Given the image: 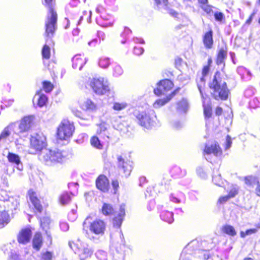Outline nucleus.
<instances>
[{
    "label": "nucleus",
    "instance_id": "f257e3e1",
    "mask_svg": "<svg viewBox=\"0 0 260 260\" xmlns=\"http://www.w3.org/2000/svg\"><path fill=\"white\" fill-rule=\"evenodd\" d=\"M42 4L48 9L45 20V36L46 43L50 45V42H52L51 38L57 29V14L54 9L55 0H43Z\"/></svg>",
    "mask_w": 260,
    "mask_h": 260
},
{
    "label": "nucleus",
    "instance_id": "f03ea898",
    "mask_svg": "<svg viewBox=\"0 0 260 260\" xmlns=\"http://www.w3.org/2000/svg\"><path fill=\"white\" fill-rule=\"evenodd\" d=\"M34 115L23 117L18 123L12 124L6 127L0 135V140L8 137L11 133L10 130L20 137H25L35 122Z\"/></svg>",
    "mask_w": 260,
    "mask_h": 260
},
{
    "label": "nucleus",
    "instance_id": "7ed1b4c3",
    "mask_svg": "<svg viewBox=\"0 0 260 260\" xmlns=\"http://www.w3.org/2000/svg\"><path fill=\"white\" fill-rule=\"evenodd\" d=\"M209 87L212 96L217 100H225L230 93L226 82L220 72H216L212 81L209 83Z\"/></svg>",
    "mask_w": 260,
    "mask_h": 260
},
{
    "label": "nucleus",
    "instance_id": "20e7f679",
    "mask_svg": "<svg viewBox=\"0 0 260 260\" xmlns=\"http://www.w3.org/2000/svg\"><path fill=\"white\" fill-rule=\"evenodd\" d=\"M102 212L104 215H115L113 219V226L118 230L117 235L120 237L121 243L124 244V237L120 228L125 215V205H121L118 211H115L111 205L105 203L102 207Z\"/></svg>",
    "mask_w": 260,
    "mask_h": 260
},
{
    "label": "nucleus",
    "instance_id": "39448f33",
    "mask_svg": "<svg viewBox=\"0 0 260 260\" xmlns=\"http://www.w3.org/2000/svg\"><path fill=\"white\" fill-rule=\"evenodd\" d=\"M133 114L137 124L143 128L149 129L156 124L157 117L155 111L152 109L135 110Z\"/></svg>",
    "mask_w": 260,
    "mask_h": 260
},
{
    "label": "nucleus",
    "instance_id": "423d86ee",
    "mask_svg": "<svg viewBox=\"0 0 260 260\" xmlns=\"http://www.w3.org/2000/svg\"><path fill=\"white\" fill-rule=\"evenodd\" d=\"M74 131L73 122L68 119H63L57 129V137L60 140H67L72 136Z\"/></svg>",
    "mask_w": 260,
    "mask_h": 260
},
{
    "label": "nucleus",
    "instance_id": "0eeeda50",
    "mask_svg": "<svg viewBox=\"0 0 260 260\" xmlns=\"http://www.w3.org/2000/svg\"><path fill=\"white\" fill-rule=\"evenodd\" d=\"M99 16L96 18V23L101 26L107 27L111 26L113 23L112 16L107 14L105 8L101 5H98L95 9Z\"/></svg>",
    "mask_w": 260,
    "mask_h": 260
},
{
    "label": "nucleus",
    "instance_id": "6e6552de",
    "mask_svg": "<svg viewBox=\"0 0 260 260\" xmlns=\"http://www.w3.org/2000/svg\"><path fill=\"white\" fill-rule=\"evenodd\" d=\"M200 243L197 240L190 241L183 249L179 260H189L193 254L200 252Z\"/></svg>",
    "mask_w": 260,
    "mask_h": 260
},
{
    "label": "nucleus",
    "instance_id": "1a4fd4ad",
    "mask_svg": "<svg viewBox=\"0 0 260 260\" xmlns=\"http://www.w3.org/2000/svg\"><path fill=\"white\" fill-rule=\"evenodd\" d=\"M43 160L48 165L52 162H61L63 156L58 149H45L41 154Z\"/></svg>",
    "mask_w": 260,
    "mask_h": 260
},
{
    "label": "nucleus",
    "instance_id": "9d476101",
    "mask_svg": "<svg viewBox=\"0 0 260 260\" xmlns=\"http://www.w3.org/2000/svg\"><path fill=\"white\" fill-rule=\"evenodd\" d=\"M89 85L93 91L98 94L103 95L109 91L108 83L103 78L91 79Z\"/></svg>",
    "mask_w": 260,
    "mask_h": 260
},
{
    "label": "nucleus",
    "instance_id": "9b49d317",
    "mask_svg": "<svg viewBox=\"0 0 260 260\" xmlns=\"http://www.w3.org/2000/svg\"><path fill=\"white\" fill-rule=\"evenodd\" d=\"M30 141L31 148L36 152H40L46 146V137L41 132L32 135Z\"/></svg>",
    "mask_w": 260,
    "mask_h": 260
},
{
    "label": "nucleus",
    "instance_id": "f8f14e48",
    "mask_svg": "<svg viewBox=\"0 0 260 260\" xmlns=\"http://www.w3.org/2000/svg\"><path fill=\"white\" fill-rule=\"evenodd\" d=\"M117 166L120 173H123L124 176H128L132 170L133 162L127 159H125L121 156L117 157Z\"/></svg>",
    "mask_w": 260,
    "mask_h": 260
},
{
    "label": "nucleus",
    "instance_id": "ddd939ff",
    "mask_svg": "<svg viewBox=\"0 0 260 260\" xmlns=\"http://www.w3.org/2000/svg\"><path fill=\"white\" fill-rule=\"evenodd\" d=\"M157 87L154 89L155 94L159 96L165 94L173 87V83L169 79H164L157 83Z\"/></svg>",
    "mask_w": 260,
    "mask_h": 260
},
{
    "label": "nucleus",
    "instance_id": "4468645a",
    "mask_svg": "<svg viewBox=\"0 0 260 260\" xmlns=\"http://www.w3.org/2000/svg\"><path fill=\"white\" fill-rule=\"evenodd\" d=\"M28 196L29 202L34 207L35 212L41 213L43 210V207L36 192L30 189L28 191Z\"/></svg>",
    "mask_w": 260,
    "mask_h": 260
},
{
    "label": "nucleus",
    "instance_id": "2eb2a0df",
    "mask_svg": "<svg viewBox=\"0 0 260 260\" xmlns=\"http://www.w3.org/2000/svg\"><path fill=\"white\" fill-rule=\"evenodd\" d=\"M204 155H209L213 154L218 157L222 154V150L217 142L206 144L204 148Z\"/></svg>",
    "mask_w": 260,
    "mask_h": 260
},
{
    "label": "nucleus",
    "instance_id": "dca6fc26",
    "mask_svg": "<svg viewBox=\"0 0 260 260\" xmlns=\"http://www.w3.org/2000/svg\"><path fill=\"white\" fill-rule=\"evenodd\" d=\"M105 228V223L103 220L98 219L90 223L89 230L95 234L102 235L104 233Z\"/></svg>",
    "mask_w": 260,
    "mask_h": 260
},
{
    "label": "nucleus",
    "instance_id": "f3484780",
    "mask_svg": "<svg viewBox=\"0 0 260 260\" xmlns=\"http://www.w3.org/2000/svg\"><path fill=\"white\" fill-rule=\"evenodd\" d=\"M97 134L99 138L102 139V143H108L110 139V133L108 129V125L105 123H102L98 126Z\"/></svg>",
    "mask_w": 260,
    "mask_h": 260
},
{
    "label": "nucleus",
    "instance_id": "a211bd4d",
    "mask_svg": "<svg viewBox=\"0 0 260 260\" xmlns=\"http://www.w3.org/2000/svg\"><path fill=\"white\" fill-rule=\"evenodd\" d=\"M97 188L103 192H107L109 190V182L107 177L104 175H100L96 180Z\"/></svg>",
    "mask_w": 260,
    "mask_h": 260
},
{
    "label": "nucleus",
    "instance_id": "6ab92c4d",
    "mask_svg": "<svg viewBox=\"0 0 260 260\" xmlns=\"http://www.w3.org/2000/svg\"><path fill=\"white\" fill-rule=\"evenodd\" d=\"M213 32L211 29L204 33L202 37V41L205 48L211 49L213 46Z\"/></svg>",
    "mask_w": 260,
    "mask_h": 260
},
{
    "label": "nucleus",
    "instance_id": "aec40b11",
    "mask_svg": "<svg viewBox=\"0 0 260 260\" xmlns=\"http://www.w3.org/2000/svg\"><path fill=\"white\" fill-rule=\"evenodd\" d=\"M31 236V231L28 228L22 229L17 236V240L19 243L25 244L29 242Z\"/></svg>",
    "mask_w": 260,
    "mask_h": 260
},
{
    "label": "nucleus",
    "instance_id": "412c9836",
    "mask_svg": "<svg viewBox=\"0 0 260 260\" xmlns=\"http://www.w3.org/2000/svg\"><path fill=\"white\" fill-rule=\"evenodd\" d=\"M179 89L173 91L171 94L167 95L164 99H159L155 101L153 103V107L155 108H159L168 103L177 93Z\"/></svg>",
    "mask_w": 260,
    "mask_h": 260
},
{
    "label": "nucleus",
    "instance_id": "4be33fe9",
    "mask_svg": "<svg viewBox=\"0 0 260 260\" xmlns=\"http://www.w3.org/2000/svg\"><path fill=\"white\" fill-rule=\"evenodd\" d=\"M169 199L171 202L174 203H184L185 201V196L181 191H175L170 194Z\"/></svg>",
    "mask_w": 260,
    "mask_h": 260
},
{
    "label": "nucleus",
    "instance_id": "5701e85b",
    "mask_svg": "<svg viewBox=\"0 0 260 260\" xmlns=\"http://www.w3.org/2000/svg\"><path fill=\"white\" fill-rule=\"evenodd\" d=\"M132 31L131 30L125 27L123 31L120 34V42L122 44H126L128 46L131 45V36Z\"/></svg>",
    "mask_w": 260,
    "mask_h": 260
},
{
    "label": "nucleus",
    "instance_id": "b1692460",
    "mask_svg": "<svg viewBox=\"0 0 260 260\" xmlns=\"http://www.w3.org/2000/svg\"><path fill=\"white\" fill-rule=\"evenodd\" d=\"M8 161L16 166V168L21 171L23 169V166L21 162L20 157L13 153L9 152L7 155Z\"/></svg>",
    "mask_w": 260,
    "mask_h": 260
},
{
    "label": "nucleus",
    "instance_id": "393cba45",
    "mask_svg": "<svg viewBox=\"0 0 260 260\" xmlns=\"http://www.w3.org/2000/svg\"><path fill=\"white\" fill-rule=\"evenodd\" d=\"M86 61L85 58L81 57L80 54H77L72 58V67L75 69L79 68V70H81Z\"/></svg>",
    "mask_w": 260,
    "mask_h": 260
},
{
    "label": "nucleus",
    "instance_id": "a878e982",
    "mask_svg": "<svg viewBox=\"0 0 260 260\" xmlns=\"http://www.w3.org/2000/svg\"><path fill=\"white\" fill-rule=\"evenodd\" d=\"M85 16H86L87 22L90 23L91 17V12L90 11L88 13L86 11H84L82 15L80 16L78 15L75 16V17L71 18V19L73 23L75 24L76 25H79Z\"/></svg>",
    "mask_w": 260,
    "mask_h": 260
},
{
    "label": "nucleus",
    "instance_id": "bb28decb",
    "mask_svg": "<svg viewBox=\"0 0 260 260\" xmlns=\"http://www.w3.org/2000/svg\"><path fill=\"white\" fill-rule=\"evenodd\" d=\"M228 48L226 45L221 47L218 52L216 59V63L218 65L224 63L227 57Z\"/></svg>",
    "mask_w": 260,
    "mask_h": 260
},
{
    "label": "nucleus",
    "instance_id": "cd10ccee",
    "mask_svg": "<svg viewBox=\"0 0 260 260\" xmlns=\"http://www.w3.org/2000/svg\"><path fill=\"white\" fill-rule=\"evenodd\" d=\"M171 176L175 178L183 177L186 175V171L182 170L179 167L174 166L171 168L170 171Z\"/></svg>",
    "mask_w": 260,
    "mask_h": 260
},
{
    "label": "nucleus",
    "instance_id": "c85d7f7f",
    "mask_svg": "<svg viewBox=\"0 0 260 260\" xmlns=\"http://www.w3.org/2000/svg\"><path fill=\"white\" fill-rule=\"evenodd\" d=\"M42 54L43 59V63L45 66H47L48 69L50 70V64L48 63L47 60L50 57V48L47 45L45 44L42 50Z\"/></svg>",
    "mask_w": 260,
    "mask_h": 260
},
{
    "label": "nucleus",
    "instance_id": "c756f323",
    "mask_svg": "<svg viewBox=\"0 0 260 260\" xmlns=\"http://www.w3.org/2000/svg\"><path fill=\"white\" fill-rule=\"evenodd\" d=\"M188 108V103L187 100L185 99H182L177 103L176 110L179 113H186Z\"/></svg>",
    "mask_w": 260,
    "mask_h": 260
},
{
    "label": "nucleus",
    "instance_id": "7c9ffc66",
    "mask_svg": "<svg viewBox=\"0 0 260 260\" xmlns=\"http://www.w3.org/2000/svg\"><path fill=\"white\" fill-rule=\"evenodd\" d=\"M114 127L122 134H126L128 132V122L124 120L116 122L114 124Z\"/></svg>",
    "mask_w": 260,
    "mask_h": 260
},
{
    "label": "nucleus",
    "instance_id": "2f4dec72",
    "mask_svg": "<svg viewBox=\"0 0 260 260\" xmlns=\"http://www.w3.org/2000/svg\"><path fill=\"white\" fill-rule=\"evenodd\" d=\"M160 217L162 220L168 223H172L174 221L173 213L167 210H162L160 213Z\"/></svg>",
    "mask_w": 260,
    "mask_h": 260
},
{
    "label": "nucleus",
    "instance_id": "473e14b6",
    "mask_svg": "<svg viewBox=\"0 0 260 260\" xmlns=\"http://www.w3.org/2000/svg\"><path fill=\"white\" fill-rule=\"evenodd\" d=\"M203 99L204 114L205 119H207L210 118L212 115V108L210 104L209 103L208 100L205 97H204V99Z\"/></svg>",
    "mask_w": 260,
    "mask_h": 260
},
{
    "label": "nucleus",
    "instance_id": "72a5a7b5",
    "mask_svg": "<svg viewBox=\"0 0 260 260\" xmlns=\"http://www.w3.org/2000/svg\"><path fill=\"white\" fill-rule=\"evenodd\" d=\"M43 240L42 235L38 232L35 234L32 240L33 248L36 250H39L42 246Z\"/></svg>",
    "mask_w": 260,
    "mask_h": 260
},
{
    "label": "nucleus",
    "instance_id": "f704fd0d",
    "mask_svg": "<svg viewBox=\"0 0 260 260\" xmlns=\"http://www.w3.org/2000/svg\"><path fill=\"white\" fill-rule=\"evenodd\" d=\"M237 71L243 80L248 81L250 79L251 76L250 72L244 67H239Z\"/></svg>",
    "mask_w": 260,
    "mask_h": 260
},
{
    "label": "nucleus",
    "instance_id": "c9c22d12",
    "mask_svg": "<svg viewBox=\"0 0 260 260\" xmlns=\"http://www.w3.org/2000/svg\"><path fill=\"white\" fill-rule=\"evenodd\" d=\"M19 198L9 197L7 201L6 205L10 209L13 211L15 210L18 208L19 205Z\"/></svg>",
    "mask_w": 260,
    "mask_h": 260
},
{
    "label": "nucleus",
    "instance_id": "e433bc0d",
    "mask_svg": "<svg viewBox=\"0 0 260 260\" xmlns=\"http://www.w3.org/2000/svg\"><path fill=\"white\" fill-rule=\"evenodd\" d=\"M85 243L82 242L80 240H77L75 242H69V245L71 248L74 251L75 253L80 252V250L85 246Z\"/></svg>",
    "mask_w": 260,
    "mask_h": 260
},
{
    "label": "nucleus",
    "instance_id": "4c0bfd02",
    "mask_svg": "<svg viewBox=\"0 0 260 260\" xmlns=\"http://www.w3.org/2000/svg\"><path fill=\"white\" fill-rule=\"evenodd\" d=\"M245 184L248 187H253L259 180L257 177L253 175L245 176L244 179Z\"/></svg>",
    "mask_w": 260,
    "mask_h": 260
},
{
    "label": "nucleus",
    "instance_id": "58836bf2",
    "mask_svg": "<svg viewBox=\"0 0 260 260\" xmlns=\"http://www.w3.org/2000/svg\"><path fill=\"white\" fill-rule=\"evenodd\" d=\"M200 7L207 14H210L212 11V7L208 5V0H197Z\"/></svg>",
    "mask_w": 260,
    "mask_h": 260
},
{
    "label": "nucleus",
    "instance_id": "ea45409f",
    "mask_svg": "<svg viewBox=\"0 0 260 260\" xmlns=\"http://www.w3.org/2000/svg\"><path fill=\"white\" fill-rule=\"evenodd\" d=\"M206 80L204 77L200 76L197 79V84L198 89L200 92L202 99H204L203 91L205 86Z\"/></svg>",
    "mask_w": 260,
    "mask_h": 260
},
{
    "label": "nucleus",
    "instance_id": "a19ab883",
    "mask_svg": "<svg viewBox=\"0 0 260 260\" xmlns=\"http://www.w3.org/2000/svg\"><path fill=\"white\" fill-rule=\"evenodd\" d=\"M10 217L5 211L0 212V229L4 228L10 222Z\"/></svg>",
    "mask_w": 260,
    "mask_h": 260
},
{
    "label": "nucleus",
    "instance_id": "79ce46f5",
    "mask_svg": "<svg viewBox=\"0 0 260 260\" xmlns=\"http://www.w3.org/2000/svg\"><path fill=\"white\" fill-rule=\"evenodd\" d=\"M82 109L87 111H94L96 109V105L91 100H86L82 105Z\"/></svg>",
    "mask_w": 260,
    "mask_h": 260
},
{
    "label": "nucleus",
    "instance_id": "37998d69",
    "mask_svg": "<svg viewBox=\"0 0 260 260\" xmlns=\"http://www.w3.org/2000/svg\"><path fill=\"white\" fill-rule=\"evenodd\" d=\"M221 231L223 233L231 237H234L237 235L235 228L231 225L226 224L223 225L221 228Z\"/></svg>",
    "mask_w": 260,
    "mask_h": 260
},
{
    "label": "nucleus",
    "instance_id": "c03bdc74",
    "mask_svg": "<svg viewBox=\"0 0 260 260\" xmlns=\"http://www.w3.org/2000/svg\"><path fill=\"white\" fill-rule=\"evenodd\" d=\"M81 259H84L90 257L92 254V251L87 247L85 244L81 250L80 252H78Z\"/></svg>",
    "mask_w": 260,
    "mask_h": 260
},
{
    "label": "nucleus",
    "instance_id": "a18cd8bd",
    "mask_svg": "<svg viewBox=\"0 0 260 260\" xmlns=\"http://www.w3.org/2000/svg\"><path fill=\"white\" fill-rule=\"evenodd\" d=\"M71 198L69 193L68 192H62L59 198V203L62 205H65L68 204L71 201Z\"/></svg>",
    "mask_w": 260,
    "mask_h": 260
},
{
    "label": "nucleus",
    "instance_id": "49530a36",
    "mask_svg": "<svg viewBox=\"0 0 260 260\" xmlns=\"http://www.w3.org/2000/svg\"><path fill=\"white\" fill-rule=\"evenodd\" d=\"M128 106V104L124 102H114L113 103L112 108L115 111H120L126 109Z\"/></svg>",
    "mask_w": 260,
    "mask_h": 260
},
{
    "label": "nucleus",
    "instance_id": "de8ad7c7",
    "mask_svg": "<svg viewBox=\"0 0 260 260\" xmlns=\"http://www.w3.org/2000/svg\"><path fill=\"white\" fill-rule=\"evenodd\" d=\"M110 64V60L109 57L102 56L99 59V65L103 69L107 68Z\"/></svg>",
    "mask_w": 260,
    "mask_h": 260
},
{
    "label": "nucleus",
    "instance_id": "09e8293b",
    "mask_svg": "<svg viewBox=\"0 0 260 260\" xmlns=\"http://www.w3.org/2000/svg\"><path fill=\"white\" fill-rule=\"evenodd\" d=\"M90 143L94 148L99 149H102L103 148V144L99 140V138L96 136H93L91 138Z\"/></svg>",
    "mask_w": 260,
    "mask_h": 260
},
{
    "label": "nucleus",
    "instance_id": "8fccbe9b",
    "mask_svg": "<svg viewBox=\"0 0 260 260\" xmlns=\"http://www.w3.org/2000/svg\"><path fill=\"white\" fill-rule=\"evenodd\" d=\"M50 223V219L49 217H46L40 219L41 226L42 229L45 231H48L49 229Z\"/></svg>",
    "mask_w": 260,
    "mask_h": 260
},
{
    "label": "nucleus",
    "instance_id": "3c124183",
    "mask_svg": "<svg viewBox=\"0 0 260 260\" xmlns=\"http://www.w3.org/2000/svg\"><path fill=\"white\" fill-rule=\"evenodd\" d=\"M198 254H199V256L200 257H202L205 260L208 259L213 254L209 250L204 249H201Z\"/></svg>",
    "mask_w": 260,
    "mask_h": 260
},
{
    "label": "nucleus",
    "instance_id": "603ef678",
    "mask_svg": "<svg viewBox=\"0 0 260 260\" xmlns=\"http://www.w3.org/2000/svg\"><path fill=\"white\" fill-rule=\"evenodd\" d=\"M239 187L236 184H232L231 186L230 191L229 192V196L231 198H234L238 193Z\"/></svg>",
    "mask_w": 260,
    "mask_h": 260
},
{
    "label": "nucleus",
    "instance_id": "864d4df0",
    "mask_svg": "<svg viewBox=\"0 0 260 260\" xmlns=\"http://www.w3.org/2000/svg\"><path fill=\"white\" fill-rule=\"evenodd\" d=\"M123 74V70L120 66L115 64L113 67V74L115 77H118Z\"/></svg>",
    "mask_w": 260,
    "mask_h": 260
},
{
    "label": "nucleus",
    "instance_id": "5fc2aeb1",
    "mask_svg": "<svg viewBox=\"0 0 260 260\" xmlns=\"http://www.w3.org/2000/svg\"><path fill=\"white\" fill-rule=\"evenodd\" d=\"M53 253L50 251L43 252L41 253L40 260H52Z\"/></svg>",
    "mask_w": 260,
    "mask_h": 260
},
{
    "label": "nucleus",
    "instance_id": "6e6d98bb",
    "mask_svg": "<svg viewBox=\"0 0 260 260\" xmlns=\"http://www.w3.org/2000/svg\"><path fill=\"white\" fill-rule=\"evenodd\" d=\"M212 181L215 185L219 186H221L223 184V181L220 174H214L213 176Z\"/></svg>",
    "mask_w": 260,
    "mask_h": 260
},
{
    "label": "nucleus",
    "instance_id": "4d7b16f0",
    "mask_svg": "<svg viewBox=\"0 0 260 260\" xmlns=\"http://www.w3.org/2000/svg\"><path fill=\"white\" fill-rule=\"evenodd\" d=\"M96 257L100 260H107V253L103 250H98L95 253Z\"/></svg>",
    "mask_w": 260,
    "mask_h": 260
},
{
    "label": "nucleus",
    "instance_id": "13d9d810",
    "mask_svg": "<svg viewBox=\"0 0 260 260\" xmlns=\"http://www.w3.org/2000/svg\"><path fill=\"white\" fill-rule=\"evenodd\" d=\"M250 106L252 108L260 107V99L255 98L253 99L249 103Z\"/></svg>",
    "mask_w": 260,
    "mask_h": 260
},
{
    "label": "nucleus",
    "instance_id": "bf43d9fd",
    "mask_svg": "<svg viewBox=\"0 0 260 260\" xmlns=\"http://www.w3.org/2000/svg\"><path fill=\"white\" fill-rule=\"evenodd\" d=\"M47 97L46 95L45 94H41L40 96H39V99H38V105L40 106V107H43L44 106L47 101Z\"/></svg>",
    "mask_w": 260,
    "mask_h": 260
},
{
    "label": "nucleus",
    "instance_id": "052dcab7",
    "mask_svg": "<svg viewBox=\"0 0 260 260\" xmlns=\"http://www.w3.org/2000/svg\"><path fill=\"white\" fill-rule=\"evenodd\" d=\"M43 88L46 92H50L53 89V85L50 82L44 81L43 83Z\"/></svg>",
    "mask_w": 260,
    "mask_h": 260
},
{
    "label": "nucleus",
    "instance_id": "680f3d73",
    "mask_svg": "<svg viewBox=\"0 0 260 260\" xmlns=\"http://www.w3.org/2000/svg\"><path fill=\"white\" fill-rule=\"evenodd\" d=\"M214 16L216 21L221 22L224 20V14L221 12H216L214 13Z\"/></svg>",
    "mask_w": 260,
    "mask_h": 260
},
{
    "label": "nucleus",
    "instance_id": "e2e57ef3",
    "mask_svg": "<svg viewBox=\"0 0 260 260\" xmlns=\"http://www.w3.org/2000/svg\"><path fill=\"white\" fill-rule=\"evenodd\" d=\"M197 173L199 177L203 179H205L207 176L206 172L204 171L203 169L201 167L197 168Z\"/></svg>",
    "mask_w": 260,
    "mask_h": 260
},
{
    "label": "nucleus",
    "instance_id": "0e129e2a",
    "mask_svg": "<svg viewBox=\"0 0 260 260\" xmlns=\"http://www.w3.org/2000/svg\"><path fill=\"white\" fill-rule=\"evenodd\" d=\"M232 144V141L231 138L229 135H228L226 136V141L224 145L225 150H227L230 149L231 147Z\"/></svg>",
    "mask_w": 260,
    "mask_h": 260
},
{
    "label": "nucleus",
    "instance_id": "69168bd1",
    "mask_svg": "<svg viewBox=\"0 0 260 260\" xmlns=\"http://www.w3.org/2000/svg\"><path fill=\"white\" fill-rule=\"evenodd\" d=\"M144 48L141 47L135 46L133 49V53L136 55H142L144 52Z\"/></svg>",
    "mask_w": 260,
    "mask_h": 260
},
{
    "label": "nucleus",
    "instance_id": "338daca9",
    "mask_svg": "<svg viewBox=\"0 0 260 260\" xmlns=\"http://www.w3.org/2000/svg\"><path fill=\"white\" fill-rule=\"evenodd\" d=\"M77 218V214L76 212L74 210H72L69 214H68V219L69 220L71 221H74Z\"/></svg>",
    "mask_w": 260,
    "mask_h": 260
},
{
    "label": "nucleus",
    "instance_id": "774afa93",
    "mask_svg": "<svg viewBox=\"0 0 260 260\" xmlns=\"http://www.w3.org/2000/svg\"><path fill=\"white\" fill-rule=\"evenodd\" d=\"M231 198L229 195L220 197L217 202L218 204H223L226 203Z\"/></svg>",
    "mask_w": 260,
    "mask_h": 260
}]
</instances>
